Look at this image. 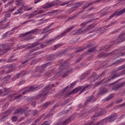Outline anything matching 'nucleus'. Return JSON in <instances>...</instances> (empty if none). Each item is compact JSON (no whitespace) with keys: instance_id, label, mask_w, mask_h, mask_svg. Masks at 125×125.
Returning a JSON list of instances; mask_svg holds the SVG:
<instances>
[{"instance_id":"052dcab7","label":"nucleus","mask_w":125,"mask_h":125,"mask_svg":"<svg viewBox=\"0 0 125 125\" xmlns=\"http://www.w3.org/2000/svg\"><path fill=\"white\" fill-rule=\"evenodd\" d=\"M89 73H84L83 75H82L81 77L80 78V80L82 81L88 75Z\"/></svg>"},{"instance_id":"20e7f679","label":"nucleus","mask_w":125,"mask_h":125,"mask_svg":"<svg viewBox=\"0 0 125 125\" xmlns=\"http://www.w3.org/2000/svg\"><path fill=\"white\" fill-rule=\"evenodd\" d=\"M55 86V85L54 84H50L46 86L41 90L40 96H43V99H45V98H46V96H47V92L46 91L50 90V89H52V88Z\"/></svg>"},{"instance_id":"a18cd8bd","label":"nucleus","mask_w":125,"mask_h":125,"mask_svg":"<svg viewBox=\"0 0 125 125\" xmlns=\"http://www.w3.org/2000/svg\"><path fill=\"white\" fill-rule=\"evenodd\" d=\"M92 121L90 122H89L88 123H87V125H93V124H94V122L96 121H97V119L96 118H95L93 119H92Z\"/></svg>"},{"instance_id":"6e6d98bb","label":"nucleus","mask_w":125,"mask_h":125,"mask_svg":"<svg viewBox=\"0 0 125 125\" xmlns=\"http://www.w3.org/2000/svg\"><path fill=\"white\" fill-rule=\"evenodd\" d=\"M70 2H71V0L66 1L65 2H63L62 3H61L60 4V5H61V6H64V5H66L67 4H69V3H70Z\"/></svg>"},{"instance_id":"e2e57ef3","label":"nucleus","mask_w":125,"mask_h":125,"mask_svg":"<svg viewBox=\"0 0 125 125\" xmlns=\"http://www.w3.org/2000/svg\"><path fill=\"white\" fill-rule=\"evenodd\" d=\"M61 45H62V44H56V45L54 46V50H56V49H57L59 47H60V46H61Z\"/></svg>"},{"instance_id":"f03ea898","label":"nucleus","mask_w":125,"mask_h":125,"mask_svg":"<svg viewBox=\"0 0 125 125\" xmlns=\"http://www.w3.org/2000/svg\"><path fill=\"white\" fill-rule=\"evenodd\" d=\"M12 46V43H9L5 45L2 44L1 45H0V51L2 52L0 53V56L6 53L8 50H10Z\"/></svg>"},{"instance_id":"9d476101","label":"nucleus","mask_w":125,"mask_h":125,"mask_svg":"<svg viewBox=\"0 0 125 125\" xmlns=\"http://www.w3.org/2000/svg\"><path fill=\"white\" fill-rule=\"evenodd\" d=\"M97 100V99L95 97H94V96L93 95H91V96L89 97L85 101L84 105V106H86L88 103H90L91 102V101H93V102H95Z\"/></svg>"},{"instance_id":"f8f14e48","label":"nucleus","mask_w":125,"mask_h":125,"mask_svg":"<svg viewBox=\"0 0 125 125\" xmlns=\"http://www.w3.org/2000/svg\"><path fill=\"white\" fill-rule=\"evenodd\" d=\"M117 115H116V113H113L110 116L106 117L105 120H109V123H112V122L115 121Z\"/></svg>"},{"instance_id":"4d7b16f0","label":"nucleus","mask_w":125,"mask_h":125,"mask_svg":"<svg viewBox=\"0 0 125 125\" xmlns=\"http://www.w3.org/2000/svg\"><path fill=\"white\" fill-rule=\"evenodd\" d=\"M31 39H32V35L30 34H28V35L25 38H24V40L25 41H29V40H31Z\"/></svg>"},{"instance_id":"f704fd0d","label":"nucleus","mask_w":125,"mask_h":125,"mask_svg":"<svg viewBox=\"0 0 125 125\" xmlns=\"http://www.w3.org/2000/svg\"><path fill=\"white\" fill-rule=\"evenodd\" d=\"M33 58H35V57H33L30 58V59L26 60L24 62H21V65H23V66H26V65H27L28 64V62H29V61H30V60H32V59H33Z\"/></svg>"},{"instance_id":"f257e3e1","label":"nucleus","mask_w":125,"mask_h":125,"mask_svg":"<svg viewBox=\"0 0 125 125\" xmlns=\"http://www.w3.org/2000/svg\"><path fill=\"white\" fill-rule=\"evenodd\" d=\"M125 65H122L117 69V70H112L109 73L110 75L108 77L109 79L105 81V83H108L109 82H111V81L112 80H115V79H117V78H119V77H121V76H124V75H125V69L122 71L119 74H117L118 71H120V70H123V69H125Z\"/></svg>"},{"instance_id":"4be33fe9","label":"nucleus","mask_w":125,"mask_h":125,"mask_svg":"<svg viewBox=\"0 0 125 125\" xmlns=\"http://www.w3.org/2000/svg\"><path fill=\"white\" fill-rule=\"evenodd\" d=\"M75 28V25H73L72 26H71L70 28H67L65 31H64L61 35L60 37H64V36H66V33H69V32H70V31H72L73 29Z\"/></svg>"},{"instance_id":"6ab92c4d","label":"nucleus","mask_w":125,"mask_h":125,"mask_svg":"<svg viewBox=\"0 0 125 125\" xmlns=\"http://www.w3.org/2000/svg\"><path fill=\"white\" fill-rule=\"evenodd\" d=\"M27 111V109L20 108L17 109L13 113V115H17V114H21V113H23V112H25Z\"/></svg>"},{"instance_id":"cd10ccee","label":"nucleus","mask_w":125,"mask_h":125,"mask_svg":"<svg viewBox=\"0 0 125 125\" xmlns=\"http://www.w3.org/2000/svg\"><path fill=\"white\" fill-rule=\"evenodd\" d=\"M99 77H100V75H99L98 76H96V73L94 72L93 76L91 78V82H95V81L96 80H97V79H98V78H99Z\"/></svg>"},{"instance_id":"1a4fd4ad","label":"nucleus","mask_w":125,"mask_h":125,"mask_svg":"<svg viewBox=\"0 0 125 125\" xmlns=\"http://www.w3.org/2000/svg\"><path fill=\"white\" fill-rule=\"evenodd\" d=\"M99 110L100 111H98L96 115H94L91 118V119H94V118H98V117H101V116H103V115H105V114H106V110L102 108H100Z\"/></svg>"},{"instance_id":"8fccbe9b","label":"nucleus","mask_w":125,"mask_h":125,"mask_svg":"<svg viewBox=\"0 0 125 125\" xmlns=\"http://www.w3.org/2000/svg\"><path fill=\"white\" fill-rule=\"evenodd\" d=\"M51 62H48L43 65H42V67H43V68H45L46 67H47L48 66H50V65H51Z\"/></svg>"},{"instance_id":"e433bc0d","label":"nucleus","mask_w":125,"mask_h":125,"mask_svg":"<svg viewBox=\"0 0 125 125\" xmlns=\"http://www.w3.org/2000/svg\"><path fill=\"white\" fill-rule=\"evenodd\" d=\"M83 12H84V11H81L80 12H79L78 13V14L77 15H74V16L68 18V20H71V19H74V18H76V17H77V16H78V15H79V14H80V13H83Z\"/></svg>"},{"instance_id":"f3484780","label":"nucleus","mask_w":125,"mask_h":125,"mask_svg":"<svg viewBox=\"0 0 125 125\" xmlns=\"http://www.w3.org/2000/svg\"><path fill=\"white\" fill-rule=\"evenodd\" d=\"M69 88V86H66L64 89H62V91L60 93V95L61 97H66V95H67V89Z\"/></svg>"},{"instance_id":"c756f323","label":"nucleus","mask_w":125,"mask_h":125,"mask_svg":"<svg viewBox=\"0 0 125 125\" xmlns=\"http://www.w3.org/2000/svg\"><path fill=\"white\" fill-rule=\"evenodd\" d=\"M101 1V0H97L96 1H92L90 2L87 3L88 6H90V5H93V4H95L96 3H98V2H100Z\"/></svg>"},{"instance_id":"680f3d73","label":"nucleus","mask_w":125,"mask_h":125,"mask_svg":"<svg viewBox=\"0 0 125 125\" xmlns=\"http://www.w3.org/2000/svg\"><path fill=\"white\" fill-rule=\"evenodd\" d=\"M11 120L12 122H17V120H18V117L14 116L13 117H12L11 118Z\"/></svg>"},{"instance_id":"bf43d9fd","label":"nucleus","mask_w":125,"mask_h":125,"mask_svg":"<svg viewBox=\"0 0 125 125\" xmlns=\"http://www.w3.org/2000/svg\"><path fill=\"white\" fill-rule=\"evenodd\" d=\"M14 2V0H13L10 2H9L7 4L5 5V8H6V7H8V6H9V5H10L12 3H13V2Z\"/></svg>"},{"instance_id":"dca6fc26","label":"nucleus","mask_w":125,"mask_h":125,"mask_svg":"<svg viewBox=\"0 0 125 125\" xmlns=\"http://www.w3.org/2000/svg\"><path fill=\"white\" fill-rule=\"evenodd\" d=\"M30 71L23 70L21 72L16 74V77L17 79H19L21 77H23V76H25V75H27V74H29Z\"/></svg>"},{"instance_id":"c03bdc74","label":"nucleus","mask_w":125,"mask_h":125,"mask_svg":"<svg viewBox=\"0 0 125 125\" xmlns=\"http://www.w3.org/2000/svg\"><path fill=\"white\" fill-rule=\"evenodd\" d=\"M80 117H85V111L82 110L79 113Z\"/></svg>"},{"instance_id":"6e6552de","label":"nucleus","mask_w":125,"mask_h":125,"mask_svg":"<svg viewBox=\"0 0 125 125\" xmlns=\"http://www.w3.org/2000/svg\"><path fill=\"white\" fill-rule=\"evenodd\" d=\"M75 117H76V116L75 115V114H73L72 116H71L68 119H67L65 121H64V122H58V123L59 124V125H68V124H69V123H70V122H71V121H72V120H74V119H75Z\"/></svg>"},{"instance_id":"4468645a","label":"nucleus","mask_w":125,"mask_h":125,"mask_svg":"<svg viewBox=\"0 0 125 125\" xmlns=\"http://www.w3.org/2000/svg\"><path fill=\"white\" fill-rule=\"evenodd\" d=\"M39 31V29L35 28V29H33L30 31H29L28 32H26L23 34H21L19 35V38H22V37H25V36H27V35H30V34H33V33H36V32H38Z\"/></svg>"},{"instance_id":"5fc2aeb1","label":"nucleus","mask_w":125,"mask_h":125,"mask_svg":"<svg viewBox=\"0 0 125 125\" xmlns=\"http://www.w3.org/2000/svg\"><path fill=\"white\" fill-rule=\"evenodd\" d=\"M81 51H83V49L82 47H79L74 52V53H78V52H81Z\"/></svg>"},{"instance_id":"a211bd4d","label":"nucleus","mask_w":125,"mask_h":125,"mask_svg":"<svg viewBox=\"0 0 125 125\" xmlns=\"http://www.w3.org/2000/svg\"><path fill=\"white\" fill-rule=\"evenodd\" d=\"M51 25H53V23L51 24V25H48V26L45 27L43 30V32H41V35H42V34H44V33H47V32H49V31H50V33H51V32H53V30H54V28H52L48 30V29L50 28V26H51Z\"/></svg>"},{"instance_id":"5701e85b","label":"nucleus","mask_w":125,"mask_h":125,"mask_svg":"<svg viewBox=\"0 0 125 125\" xmlns=\"http://www.w3.org/2000/svg\"><path fill=\"white\" fill-rule=\"evenodd\" d=\"M61 35L58 36V37H56L55 38V39H50L48 41L45 42V43L47 44L48 45H49V44H52V43H53L54 42H55V40L57 39V38H60Z\"/></svg>"},{"instance_id":"0eeeda50","label":"nucleus","mask_w":125,"mask_h":125,"mask_svg":"<svg viewBox=\"0 0 125 125\" xmlns=\"http://www.w3.org/2000/svg\"><path fill=\"white\" fill-rule=\"evenodd\" d=\"M125 8L121 10L120 12H116L112 14L111 15L109 16L108 18H107V20L106 21L110 20V19H111V18H113V17H114V16H120V15H122V14L125 13Z\"/></svg>"},{"instance_id":"09e8293b","label":"nucleus","mask_w":125,"mask_h":125,"mask_svg":"<svg viewBox=\"0 0 125 125\" xmlns=\"http://www.w3.org/2000/svg\"><path fill=\"white\" fill-rule=\"evenodd\" d=\"M40 61L38 59L34 60L31 61L30 64L31 65H35V64H36V63H38Z\"/></svg>"},{"instance_id":"7ed1b4c3","label":"nucleus","mask_w":125,"mask_h":125,"mask_svg":"<svg viewBox=\"0 0 125 125\" xmlns=\"http://www.w3.org/2000/svg\"><path fill=\"white\" fill-rule=\"evenodd\" d=\"M39 88V87L30 86L28 89L23 91L21 94L19 95L18 96L15 97L14 99L15 100H17V99H20L22 97V95L26 94V93H27V92H33L34 91H36V90H38V88Z\"/></svg>"},{"instance_id":"de8ad7c7","label":"nucleus","mask_w":125,"mask_h":125,"mask_svg":"<svg viewBox=\"0 0 125 125\" xmlns=\"http://www.w3.org/2000/svg\"><path fill=\"white\" fill-rule=\"evenodd\" d=\"M100 34H103L106 32V28L105 27L100 28Z\"/></svg>"},{"instance_id":"b1692460","label":"nucleus","mask_w":125,"mask_h":125,"mask_svg":"<svg viewBox=\"0 0 125 125\" xmlns=\"http://www.w3.org/2000/svg\"><path fill=\"white\" fill-rule=\"evenodd\" d=\"M54 6V4L51 3H48L44 5L42 7L43 9H47V8H50V7H53Z\"/></svg>"},{"instance_id":"72a5a7b5","label":"nucleus","mask_w":125,"mask_h":125,"mask_svg":"<svg viewBox=\"0 0 125 125\" xmlns=\"http://www.w3.org/2000/svg\"><path fill=\"white\" fill-rule=\"evenodd\" d=\"M39 44H41V43L40 42H35L32 44L31 46L28 47V49H30V48H33L34 47H36L37 45H39Z\"/></svg>"},{"instance_id":"bb28decb","label":"nucleus","mask_w":125,"mask_h":125,"mask_svg":"<svg viewBox=\"0 0 125 125\" xmlns=\"http://www.w3.org/2000/svg\"><path fill=\"white\" fill-rule=\"evenodd\" d=\"M5 13V17H4V19L3 20H5V22H6V19H7V18H9V17H10L11 14H10V13H9V12L8 11L7 12H4L3 13V14Z\"/></svg>"},{"instance_id":"ea45409f","label":"nucleus","mask_w":125,"mask_h":125,"mask_svg":"<svg viewBox=\"0 0 125 125\" xmlns=\"http://www.w3.org/2000/svg\"><path fill=\"white\" fill-rule=\"evenodd\" d=\"M16 9V7H14L13 6H10L8 11H9V12H13L14 10H15Z\"/></svg>"},{"instance_id":"ddd939ff","label":"nucleus","mask_w":125,"mask_h":125,"mask_svg":"<svg viewBox=\"0 0 125 125\" xmlns=\"http://www.w3.org/2000/svg\"><path fill=\"white\" fill-rule=\"evenodd\" d=\"M125 83H118L116 84V85L114 86L112 88V90H118L120 89V88L122 87H124L125 86Z\"/></svg>"},{"instance_id":"423d86ee","label":"nucleus","mask_w":125,"mask_h":125,"mask_svg":"<svg viewBox=\"0 0 125 125\" xmlns=\"http://www.w3.org/2000/svg\"><path fill=\"white\" fill-rule=\"evenodd\" d=\"M44 69H43V67L42 65L41 66H36L33 73H35L38 72L40 73V76H43L44 75Z\"/></svg>"},{"instance_id":"aec40b11","label":"nucleus","mask_w":125,"mask_h":125,"mask_svg":"<svg viewBox=\"0 0 125 125\" xmlns=\"http://www.w3.org/2000/svg\"><path fill=\"white\" fill-rule=\"evenodd\" d=\"M12 112V110H7L5 112V114H7V115L3 116V117L0 119V121H4V120H6V119H7V117H8V115H10Z\"/></svg>"},{"instance_id":"412c9836","label":"nucleus","mask_w":125,"mask_h":125,"mask_svg":"<svg viewBox=\"0 0 125 125\" xmlns=\"http://www.w3.org/2000/svg\"><path fill=\"white\" fill-rule=\"evenodd\" d=\"M108 90L105 87H101L100 88V90L99 91V95H102V94H105V93H107Z\"/></svg>"},{"instance_id":"393cba45","label":"nucleus","mask_w":125,"mask_h":125,"mask_svg":"<svg viewBox=\"0 0 125 125\" xmlns=\"http://www.w3.org/2000/svg\"><path fill=\"white\" fill-rule=\"evenodd\" d=\"M84 3V1H81V2L74 3V5H76V6L71 8V9L78 8V7H80V6H82V5H83V4Z\"/></svg>"},{"instance_id":"473e14b6","label":"nucleus","mask_w":125,"mask_h":125,"mask_svg":"<svg viewBox=\"0 0 125 125\" xmlns=\"http://www.w3.org/2000/svg\"><path fill=\"white\" fill-rule=\"evenodd\" d=\"M13 65L12 64H9L6 65H4L1 67V70L2 69H6V68H8L9 69H12L13 68Z\"/></svg>"},{"instance_id":"0e129e2a","label":"nucleus","mask_w":125,"mask_h":125,"mask_svg":"<svg viewBox=\"0 0 125 125\" xmlns=\"http://www.w3.org/2000/svg\"><path fill=\"white\" fill-rule=\"evenodd\" d=\"M70 35L71 36H75L76 35H78V32L77 30H74L70 33Z\"/></svg>"},{"instance_id":"9b49d317","label":"nucleus","mask_w":125,"mask_h":125,"mask_svg":"<svg viewBox=\"0 0 125 125\" xmlns=\"http://www.w3.org/2000/svg\"><path fill=\"white\" fill-rule=\"evenodd\" d=\"M114 54V52H112L107 54L106 53H101L98 55V58H106V57H108V56H112V55Z\"/></svg>"},{"instance_id":"a878e982","label":"nucleus","mask_w":125,"mask_h":125,"mask_svg":"<svg viewBox=\"0 0 125 125\" xmlns=\"http://www.w3.org/2000/svg\"><path fill=\"white\" fill-rule=\"evenodd\" d=\"M42 97V99L41 100V101L42 102L44 101V99H43V96H40V94L39 96H36L35 97H32L30 98V100H37V99H39V98Z\"/></svg>"},{"instance_id":"603ef678","label":"nucleus","mask_w":125,"mask_h":125,"mask_svg":"<svg viewBox=\"0 0 125 125\" xmlns=\"http://www.w3.org/2000/svg\"><path fill=\"white\" fill-rule=\"evenodd\" d=\"M101 48H102L101 49L102 50H104V49H105L106 48L105 51H108V50H109V49H110V46H109V47H108V45H106Z\"/></svg>"},{"instance_id":"37998d69","label":"nucleus","mask_w":125,"mask_h":125,"mask_svg":"<svg viewBox=\"0 0 125 125\" xmlns=\"http://www.w3.org/2000/svg\"><path fill=\"white\" fill-rule=\"evenodd\" d=\"M101 17H103V16H105V15H107V11L104 10L101 11Z\"/></svg>"},{"instance_id":"774afa93","label":"nucleus","mask_w":125,"mask_h":125,"mask_svg":"<svg viewBox=\"0 0 125 125\" xmlns=\"http://www.w3.org/2000/svg\"><path fill=\"white\" fill-rule=\"evenodd\" d=\"M50 124V121H45L44 122L42 125H49Z\"/></svg>"},{"instance_id":"69168bd1","label":"nucleus","mask_w":125,"mask_h":125,"mask_svg":"<svg viewBox=\"0 0 125 125\" xmlns=\"http://www.w3.org/2000/svg\"><path fill=\"white\" fill-rule=\"evenodd\" d=\"M25 83V80H22L20 81V82L18 84V85L19 86L20 85H22Z\"/></svg>"},{"instance_id":"864d4df0","label":"nucleus","mask_w":125,"mask_h":125,"mask_svg":"<svg viewBox=\"0 0 125 125\" xmlns=\"http://www.w3.org/2000/svg\"><path fill=\"white\" fill-rule=\"evenodd\" d=\"M83 55H81V56H80L79 57L78 59L76 60V62L79 63V62H80L81 61V60H82V59H83Z\"/></svg>"},{"instance_id":"39448f33","label":"nucleus","mask_w":125,"mask_h":125,"mask_svg":"<svg viewBox=\"0 0 125 125\" xmlns=\"http://www.w3.org/2000/svg\"><path fill=\"white\" fill-rule=\"evenodd\" d=\"M125 35V30L121 33L120 35L118 36V38L117 40H114L113 42L116 44H119L120 42L125 41V39H123V36Z\"/></svg>"},{"instance_id":"c85d7f7f","label":"nucleus","mask_w":125,"mask_h":125,"mask_svg":"<svg viewBox=\"0 0 125 125\" xmlns=\"http://www.w3.org/2000/svg\"><path fill=\"white\" fill-rule=\"evenodd\" d=\"M125 61V59H120L119 60H118L116 62H115L113 63H112V65H119V64H121V63H123Z\"/></svg>"},{"instance_id":"3c124183","label":"nucleus","mask_w":125,"mask_h":125,"mask_svg":"<svg viewBox=\"0 0 125 125\" xmlns=\"http://www.w3.org/2000/svg\"><path fill=\"white\" fill-rule=\"evenodd\" d=\"M89 86H90V84H87L86 86H85V87H84L82 90L80 92L79 94H81L82 92H83L84 90H85V89H86V88H87L88 87H89Z\"/></svg>"},{"instance_id":"a19ab883","label":"nucleus","mask_w":125,"mask_h":125,"mask_svg":"<svg viewBox=\"0 0 125 125\" xmlns=\"http://www.w3.org/2000/svg\"><path fill=\"white\" fill-rule=\"evenodd\" d=\"M61 76V72H58L56 74L55 76L53 77V80H55V79H57L59 78Z\"/></svg>"},{"instance_id":"58836bf2","label":"nucleus","mask_w":125,"mask_h":125,"mask_svg":"<svg viewBox=\"0 0 125 125\" xmlns=\"http://www.w3.org/2000/svg\"><path fill=\"white\" fill-rule=\"evenodd\" d=\"M95 27L94 24H92L87 26V27L86 28V30L87 31H89V30H91V29H93V28Z\"/></svg>"},{"instance_id":"2f4dec72","label":"nucleus","mask_w":125,"mask_h":125,"mask_svg":"<svg viewBox=\"0 0 125 125\" xmlns=\"http://www.w3.org/2000/svg\"><path fill=\"white\" fill-rule=\"evenodd\" d=\"M54 71H55L54 68L52 69L51 70H49L48 71H47L46 72V73H45V75L47 77H49L50 76V75H51V74H52V73H53L54 72Z\"/></svg>"},{"instance_id":"79ce46f5","label":"nucleus","mask_w":125,"mask_h":125,"mask_svg":"<svg viewBox=\"0 0 125 125\" xmlns=\"http://www.w3.org/2000/svg\"><path fill=\"white\" fill-rule=\"evenodd\" d=\"M61 76V72H58L56 74L55 76L53 77V80H55V79H57L59 78Z\"/></svg>"},{"instance_id":"7c9ffc66","label":"nucleus","mask_w":125,"mask_h":125,"mask_svg":"<svg viewBox=\"0 0 125 125\" xmlns=\"http://www.w3.org/2000/svg\"><path fill=\"white\" fill-rule=\"evenodd\" d=\"M24 4H22L21 7L18 10L17 12H15L14 13V14L16 15V14H18V13H23V12H22V10H23V9H24Z\"/></svg>"},{"instance_id":"13d9d810","label":"nucleus","mask_w":125,"mask_h":125,"mask_svg":"<svg viewBox=\"0 0 125 125\" xmlns=\"http://www.w3.org/2000/svg\"><path fill=\"white\" fill-rule=\"evenodd\" d=\"M76 31L77 32V34H79V35H82V34L83 33V28H80Z\"/></svg>"},{"instance_id":"49530a36","label":"nucleus","mask_w":125,"mask_h":125,"mask_svg":"<svg viewBox=\"0 0 125 125\" xmlns=\"http://www.w3.org/2000/svg\"><path fill=\"white\" fill-rule=\"evenodd\" d=\"M114 97V95L113 94H110L107 98H106L105 100L106 101H109V100H111Z\"/></svg>"},{"instance_id":"4c0bfd02","label":"nucleus","mask_w":125,"mask_h":125,"mask_svg":"<svg viewBox=\"0 0 125 125\" xmlns=\"http://www.w3.org/2000/svg\"><path fill=\"white\" fill-rule=\"evenodd\" d=\"M54 58H53V56L50 55V56H47L46 60V61H51V60H53Z\"/></svg>"},{"instance_id":"c9c22d12","label":"nucleus","mask_w":125,"mask_h":125,"mask_svg":"<svg viewBox=\"0 0 125 125\" xmlns=\"http://www.w3.org/2000/svg\"><path fill=\"white\" fill-rule=\"evenodd\" d=\"M10 78H11V75L6 76L4 77H3L2 81H3V82H7V81H8V80H9Z\"/></svg>"},{"instance_id":"338daca9","label":"nucleus","mask_w":125,"mask_h":125,"mask_svg":"<svg viewBox=\"0 0 125 125\" xmlns=\"http://www.w3.org/2000/svg\"><path fill=\"white\" fill-rule=\"evenodd\" d=\"M52 115H53V114H52V113H49V114H47L46 115H45V117L46 119H48V118H51L52 117Z\"/></svg>"},{"instance_id":"2eb2a0df","label":"nucleus","mask_w":125,"mask_h":125,"mask_svg":"<svg viewBox=\"0 0 125 125\" xmlns=\"http://www.w3.org/2000/svg\"><path fill=\"white\" fill-rule=\"evenodd\" d=\"M83 88V87L82 86H80L77 88H75L73 90L71 91L69 93L67 94V96H69V95H72L73 93H78L79 92V90H81Z\"/></svg>"}]
</instances>
